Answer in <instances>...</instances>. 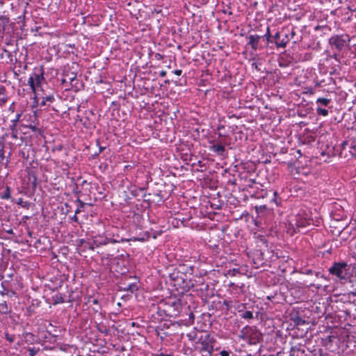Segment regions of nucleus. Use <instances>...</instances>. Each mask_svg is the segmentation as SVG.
I'll use <instances>...</instances> for the list:
<instances>
[{
  "mask_svg": "<svg viewBox=\"0 0 356 356\" xmlns=\"http://www.w3.org/2000/svg\"><path fill=\"white\" fill-rule=\"evenodd\" d=\"M213 343L214 339L209 334L201 332L193 346L195 350L207 353L209 356H211L213 350Z\"/></svg>",
  "mask_w": 356,
  "mask_h": 356,
  "instance_id": "nucleus-1",
  "label": "nucleus"
},
{
  "mask_svg": "<svg viewBox=\"0 0 356 356\" xmlns=\"http://www.w3.org/2000/svg\"><path fill=\"white\" fill-rule=\"evenodd\" d=\"M241 337L248 341L250 344L254 345L262 340L261 333L253 327L246 326L241 330Z\"/></svg>",
  "mask_w": 356,
  "mask_h": 356,
  "instance_id": "nucleus-2",
  "label": "nucleus"
},
{
  "mask_svg": "<svg viewBox=\"0 0 356 356\" xmlns=\"http://www.w3.org/2000/svg\"><path fill=\"white\" fill-rule=\"evenodd\" d=\"M350 41V38L348 34L334 35L329 39V44L332 49L340 52L348 45Z\"/></svg>",
  "mask_w": 356,
  "mask_h": 356,
  "instance_id": "nucleus-3",
  "label": "nucleus"
},
{
  "mask_svg": "<svg viewBox=\"0 0 356 356\" xmlns=\"http://www.w3.org/2000/svg\"><path fill=\"white\" fill-rule=\"evenodd\" d=\"M309 225L308 219L300 216H296L289 220L287 232L293 235L296 232H300L301 228H305Z\"/></svg>",
  "mask_w": 356,
  "mask_h": 356,
  "instance_id": "nucleus-4",
  "label": "nucleus"
},
{
  "mask_svg": "<svg viewBox=\"0 0 356 356\" xmlns=\"http://www.w3.org/2000/svg\"><path fill=\"white\" fill-rule=\"evenodd\" d=\"M44 79V70L42 67L38 72H35L30 76L28 79V84L33 92H35L36 88L41 86Z\"/></svg>",
  "mask_w": 356,
  "mask_h": 356,
  "instance_id": "nucleus-5",
  "label": "nucleus"
},
{
  "mask_svg": "<svg viewBox=\"0 0 356 356\" xmlns=\"http://www.w3.org/2000/svg\"><path fill=\"white\" fill-rule=\"evenodd\" d=\"M347 264L344 262L334 263L330 268L331 275L336 276L339 280H346Z\"/></svg>",
  "mask_w": 356,
  "mask_h": 356,
  "instance_id": "nucleus-6",
  "label": "nucleus"
},
{
  "mask_svg": "<svg viewBox=\"0 0 356 356\" xmlns=\"http://www.w3.org/2000/svg\"><path fill=\"white\" fill-rule=\"evenodd\" d=\"M331 102V99L325 97L317 98L316 100V112L317 115L324 117L328 115V110L327 108H331V106H330Z\"/></svg>",
  "mask_w": 356,
  "mask_h": 356,
  "instance_id": "nucleus-7",
  "label": "nucleus"
},
{
  "mask_svg": "<svg viewBox=\"0 0 356 356\" xmlns=\"http://www.w3.org/2000/svg\"><path fill=\"white\" fill-rule=\"evenodd\" d=\"M117 241L115 239L108 238L102 236H95L93 240L92 244L90 245V249L94 250L95 247H99V245H104L109 243H115Z\"/></svg>",
  "mask_w": 356,
  "mask_h": 356,
  "instance_id": "nucleus-8",
  "label": "nucleus"
},
{
  "mask_svg": "<svg viewBox=\"0 0 356 356\" xmlns=\"http://www.w3.org/2000/svg\"><path fill=\"white\" fill-rule=\"evenodd\" d=\"M212 145L209 149L219 156H223L225 155L226 149L221 143L216 142V140L210 141Z\"/></svg>",
  "mask_w": 356,
  "mask_h": 356,
  "instance_id": "nucleus-9",
  "label": "nucleus"
},
{
  "mask_svg": "<svg viewBox=\"0 0 356 356\" xmlns=\"http://www.w3.org/2000/svg\"><path fill=\"white\" fill-rule=\"evenodd\" d=\"M20 117H21V114H17L16 115L15 118L10 121V122H11V124L10 125V129L11 131L10 135H11L12 138H13V139L17 138L18 131L17 129V124L20 119Z\"/></svg>",
  "mask_w": 356,
  "mask_h": 356,
  "instance_id": "nucleus-10",
  "label": "nucleus"
},
{
  "mask_svg": "<svg viewBox=\"0 0 356 356\" xmlns=\"http://www.w3.org/2000/svg\"><path fill=\"white\" fill-rule=\"evenodd\" d=\"M63 83H70L71 86H76L78 83V79H76V74L74 72H70L65 74V78L62 79Z\"/></svg>",
  "mask_w": 356,
  "mask_h": 356,
  "instance_id": "nucleus-11",
  "label": "nucleus"
},
{
  "mask_svg": "<svg viewBox=\"0 0 356 356\" xmlns=\"http://www.w3.org/2000/svg\"><path fill=\"white\" fill-rule=\"evenodd\" d=\"M261 38V37L258 35H250L248 37L249 41L248 44L250 45L253 50L256 51L258 49V44Z\"/></svg>",
  "mask_w": 356,
  "mask_h": 356,
  "instance_id": "nucleus-12",
  "label": "nucleus"
},
{
  "mask_svg": "<svg viewBox=\"0 0 356 356\" xmlns=\"http://www.w3.org/2000/svg\"><path fill=\"white\" fill-rule=\"evenodd\" d=\"M119 288L120 291H130L131 293H134L138 290V286L135 283H121L120 285L119 286Z\"/></svg>",
  "mask_w": 356,
  "mask_h": 356,
  "instance_id": "nucleus-13",
  "label": "nucleus"
},
{
  "mask_svg": "<svg viewBox=\"0 0 356 356\" xmlns=\"http://www.w3.org/2000/svg\"><path fill=\"white\" fill-rule=\"evenodd\" d=\"M202 332H197L196 330H193L188 333L186 334V337H188V340L191 341L193 344L195 343V341L198 339V337H200V333Z\"/></svg>",
  "mask_w": 356,
  "mask_h": 356,
  "instance_id": "nucleus-14",
  "label": "nucleus"
},
{
  "mask_svg": "<svg viewBox=\"0 0 356 356\" xmlns=\"http://www.w3.org/2000/svg\"><path fill=\"white\" fill-rule=\"evenodd\" d=\"M51 299H52V304L54 305H57V304L63 303L65 302L64 297H63V294H61L60 293H56V294L52 296Z\"/></svg>",
  "mask_w": 356,
  "mask_h": 356,
  "instance_id": "nucleus-15",
  "label": "nucleus"
},
{
  "mask_svg": "<svg viewBox=\"0 0 356 356\" xmlns=\"http://www.w3.org/2000/svg\"><path fill=\"white\" fill-rule=\"evenodd\" d=\"M289 41V39L288 38V36L285 35L282 39H279V40L276 41L275 44L277 47L284 48L286 46Z\"/></svg>",
  "mask_w": 356,
  "mask_h": 356,
  "instance_id": "nucleus-16",
  "label": "nucleus"
},
{
  "mask_svg": "<svg viewBox=\"0 0 356 356\" xmlns=\"http://www.w3.org/2000/svg\"><path fill=\"white\" fill-rule=\"evenodd\" d=\"M238 312L241 313L240 314L241 317L244 319H252L253 318V313L251 311H245L243 312L242 309H238Z\"/></svg>",
  "mask_w": 356,
  "mask_h": 356,
  "instance_id": "nucleus-17",
  "label": "nucleus"
},
{
  "mask_svg": "<svg viewBox=\"0 0 356 356\" xmlns=\"http://www.w3.org/2000/svg\"><path fill=\"white\" fill-rule=\"evenodd\" d=\"M23 337L26 342L32 343L34 341V335L31 332L23 333Z\"/></svg>",
  "mask_w": 356,
  "mask_h": 356,
  "instance_id": "nucleus-18",
  "label": "nucleus"
},
{
  "mask_svg": "<svg viewBox=\"0 0 356 356\" xmlns=\"http://www.w3.org/2000/svg\"><path fill=\"white\" fill-rule=\"evenodd\" d=\"M4 337L10 343L14 342L15 336L14 334H10L8 332H4Z\"/></svg>",
  "mask_w": 356,
  "mask_h": 356,
  "instance_id": "nucleus-19",
  "label": "nucleus"
},
{
  "mask_svg": "<svg viewBox=\"0 0 356 356\" xmlns=\"http://www.w3.org/2000/svg\"><path fill=\"white\" fill-rule=\"evenodd\" d=\"M254 209L257 213H265L266 211L267 207L264 204L259 205V206H255Z\"/></svg>",
  "mask_w": 356,
  "mask_h": 356,
  "instance_id": "nucleus-20",
  "label": "nucleus"
},
{
  "mask_svg": "<svg viewBox=\"0 0 356 356\" xmlns=\"http://www.w3.org/2000/svg\"><path fill=\"white\" fill-rule=\"evenodd\" d=\"M10 197V188L7 186L3 195H1V198L8 200Z\"/></svg>",
  "mask_w": 356,
  "mask_h": 356,
  "instance_id": "nucleus-21",
  "label": "nucleus"
},
{
  "mask_svg": "<svg viewBox=\"0 0 356 356\" xmlns=\"http://www.w3.org/2000/svg\"><path fill=\"white\" fill-rule=\"evenodd\" d=\"M29 180L32 182L33 186L36 185L37 178L33 172H29Z\"/></svg>",
  "mask_w": 356,
  "mask_h": 356,
  "instance_id": "nucleus-22",
  "label": "nucleus"
},
{
  "mask_svg": "<svg viewBox=\"0 0 356 356\" xmlns=\"http://www.w3.org/2000/svg\"><path fill=\"white\" fill-rule=\"evenodd\" d=\"M29 356H35V355L38 353L39 348H29L28 349Z\"/></svg>",
  "mask_w": 356,
  "mask_h": 356,
  "instance_id": "nucleus-23",
  "label": "nucleus"
},
{
  "mask_svg": "<svg viewBox=\"0 0 356 356\" xmlns=\"http://www.w3.org/2000/svg\"><path fill=\"white\" fill-rule=\"evenodd\" d=\"M17 204L21 205L22 207L28 208L30 204L28 202H24L22 198H19L17 201Z\"/></svg>",
  "mask_w": 356,
  "mask_h": 356,
  "instance_id": "nucleus-24",
  "label": "nucleus"
},
{
  "mask_svg": "<svg viewBox=\"0 0 356 356\" xmlns=\"http://www.w3.org/2000/svg\"><path fill=\"white\" fill-rule=\"evenodd\" d=\"M42 99H44L46 102H48L50 103H52L55 100L54 96L53 95H46V96L43 97Z\"/></svg>",
  "mask_w": 356,
  "mask_h": 356,
  "instance_id": "nucleus-25",
  "label": "nucleus"
},
{
  "mask_svg": "<svg viewBox=\"0 0 356 356\" xmlns=\"http://www.w3.org/2000/svg\"><path fill=\"white\" fill-rule=\"evenodd\" d=\"M265 37L268 42H272L273 41L270 40L271 35L270 33V29L269 27L267 28V31L266 34L263 36Z\"/></svg>",
  "mask_w": 356,
  "mask_h": 356,
  "instance_id": "nucleus-26",
  "label": "nucleus"
},
{
  "mask_svg": "<svg viewBox=\"0 0 356 356\" xmlns=\"http://www.w3.org/2000/svg\"><path fill=\"white\" fill-rule=\"evenodd\" d=\"M0 307L1 308V309H3V314H7L8 312V306L6 302L0 304Z\"/></svg>",
  "mask_w": 356,
  "mask_h": 356,
  "instance_id": "nucleus-27",
  "label": "nucleus"
},
{
  "mask_svg": "<svg viewBox=\"0 0 356 356\" xmlns=\"http://www.w3.org/2000/svg\"><path fill=\"white\" fill-rule=\"evenodd\" d=\"M195 320V315L191 312L188 317V321L190 324H193Z\"/></svg>",
  "mask_w": 356,
  "mask_h": 356,
  "instance_id": "nucleus-28",
  "label": "nucleus"
},
{
  "mask_svg": "<svg viewBox=\"0 0 356 356\" xmlns=\"http://www.w3.org/2000/svg\"><path fill=\"white\" fill-rule=\"evenodd\" d=\"M252 67L255 69L258 72L261 71V68L259 67V65L255 62L252 63Z\"/></svg>",
  "mask_w": 356,
  "mask_h": 356,
  "instance_id": "nucleus-29",
  "label": "nucleus"
},
{
  "mask_svg": "<svg viewBox=\"0 0 356 356\" xmlns=\"http://www.w3.org/2000/svg\"><path fill=\"white\" fill-rule=\"evenodd\" d=\"M230 355V352L229 351H227V350H222L220 352V356H229Z\"/></svg>",
  "mask_w": 356,
  "mask_h": 356,
  "instance_id": "nucleus-30",
  "label": "nucleus"
},
{
  "mask_svg": "<svg viewBox=\"0 0 356 356\" xmlns=\"http://www.w3.org/2000/svg\"><path fill=\"white\" fill-rule=\"evenodd\" d=\"M5 158V156H4V149H3V147L1 146V149H0V159L1 160H3Z\"/></svg>",
  "mask_w": 356,
  "mask_h": 356,
  "instance_id": "nucleus-31",
  "label": "nucleus"
},
{
  "mask_svg": "<svg viewBox=\"0 0 356 356\" xmlns=\"http://www.w3.org/2000/svg\"><path fill=\"white\" fill-rule=\"evenodd\" d=\"M152 356H173V355L171 354H164L163 353H161L154 354V355H152Z\"/></svg>",
  "mask_w": 356,
  "mask_h": 356,
  "instance_id": "nucleus-32",
  "label": "nucleus"
},
{
  "mask_svg": "<svg viewBox=\"0 0 356 356\" xmlns=\"http://www.w3.org/2000/svg\"><path fill=\"white\" fill-rule=\"evenodd\" d=\"M77 202L79 203V208H83L84 207V203L80 200L79 199H77Z\"/></svg>",
  "mask_w": 356,
  "mask_h": 356,
  "instance_id": "nucleus-33",
  "label": "nucleus"
},
{
  "mask_svg": "<svg viewBox=\"0 0 356 356\" xmlns=\"http://www.w3.org/2000/svg\"><path fill=\"white\" fill-rule=\"evenodd\" d=\"M280 38V33L279 32H277L275 34V35L273 36V38L277 40V41L279 40Z\"/></svg>",
  "mask_w": 356,
  "mask_h": 356,
  "instance_id": "nucleus-34",
  "label": "nucleus"
},
{
  "mask_svg": "<svg viewBox=\"0 0 356 356\" xmlns=\"http://www.w3.org/2000/svg\"><path fill=\"white\" fill-rule=\"evenodd\" d=\"M174 73L176 74V75H178V76H180L182 73V70H175L174 71Z\"/></svg>",
  "mask_w": 356,
  "mask_h": 356,
  "instance_id": "nucleus-35",
  "label": "nucleus"
},
{
  "mask_svg": "<svg viewBox=\"0 0 356 356\" xmlns=\"http://www.w3.org/2000/svg\"><path fill=\"white\" fill-rule=\"evenodd\" d=\"M72 220L74 222H78L79 219H78L77 215H76V214H74V215L73 216V217L72 218Z\"/></svg>",
  "mask_w": 356,
  "mask_h": 356,
  "instance_id": "nucleus-36",
  "label": "nucleus"
},
{
  "mask_svg": "<svg viewBox=\"0 0 356 356\" xmlns=\"http://www.w3.org/2000/svg\"><path fill=\"white\" fill-rule=\"evenodd\" d=\"M159 75L161 77L165 76H166V71H165V70L161 71L160 73H159Z\"/></svg>",
  "mask_w": 356,
  "mask_h": 356,
  "instance_id": "nucleus-37",
  "label": "nucleus"
},
{
  "mask_svg": "<svg viewBox=\"0 0 356 356\" xmlns=\"http://www.w3.org/2000/svg\"><path fill=\"white\" fill-rule=\"evenodd\" d=\"M105 149H106L105 147H102V146L99 145V153L103 152Z\"/></svg>",
  "mask_w": 356,
  "mask_h": 356,
  "instance_id": "nucleus-38",
  "label": "nucleus"
},
{
  "mask_svg": "<svg viewBox=\"0 0 356 356\" xmlns=\"http://www.w3.org/2000/svg\"><path fill=\"white\" fill-rule=\"evenodd\" d=\"M29 128H30L31 130L34 131H35L37 130L36 127H35V126H34V125H33H33H30V126H29Z\"/></svg>",
  "mask_w": 356,
  "mask_h": 356,
  "instance_id": "nucleus-39",
  "label": "nucleus"
},
{
  "mask_svg": "<svg viewBox=\"0 0 356 356\" xmlns=\"http://www.w3.org/2000/svg\"><path fill=\"white\" fill-rule=\"evenodd\" d=\"M1 286H2V288L3 289V290H4V291H7V292H6V293H7L8 292V290L6 289V287H5V282H3L1 283Z\"/></svg>",
  "mask_w": 356,
  "mask_h": 356,
  "instance_id": "nucleus-40",
  "label": "nucleus"
},
{
  "mask_svg": "<svg viewBox=\"0 0 356 356\" xmlns=\"http://www.w3.org/2000/svg\"><path fill=\"white\" fill-rule=\"evenodd\" d=\"M46 102H47L44 99H42V101L40 102V106H45L46 105Z\"/></svg>",
  "mask_w": 356,
  "mask_h": 356,
  "instance_id": "nucleus-41",
  "label": "nucleus"
},
{
  "mask_svg": "<svg viewBox=\"0 0 356 356\" xmlns=\"http://www.w3.org/2000/svg\"><path fill=\"white\" fill-rule=\"evenodd\" d=\"M81 212V208L78 207L76 210H75V213L74 214H78Z\"/></svg>",
  "mask_w": 356,
  "mask_h": 356,
  "instance_id": "nucleus-42",
  "label": "nucleus"
},
{
  "mask_svg": "<svg viewBox=\"0 0 356 356\" xmlns=\"http://www.w3.org/2000/svg\"><path fill=\"white\" fill-rule=\"evenodd\" d=\"M92 302H93V304H97L98 303V300L97 299H94L92 300Z\"/></svg>",
  "mask_w": 356,
  "mask_h": 356,
  "instance_id": "nucleus-43",
  "label": "nucleus"
},
{
  "mask_svg": "<svg viewBox=\"0 0 356 356\" xmlns=\"http://www.w3.org/2000/svg\"><path fill=\"white\" fill-rule=\"evenodd\" d=\"M351 293L354 296H356V289L355 291H353L351 292Z\"/></svg>",
  "mask_w": 356,
  "mask_h": 356,
  "instance_id": "nucleus-44",
  "label": "nucleus"
},
{
  "mask_svg": "<svg viewBox=\"0 0 356 356\" xmlns=\"http://www.w3.org/2000/svg\"><path fill=\"white\" fill-rule=\"evenodd\" d=\"M99 154V152L95 153V154L93 155V157L95 158V157L97 156Z\"/></svg>",
  "mask_w": 356,
  "mask_h": 356,
  "instance_id": "nucleus-45",
  "label": "nucleus"
},
{
  "mask_svg": "<svg viewBox=\"0 0 356 356\" xmlns=\"http://www.w3.org/2000/svg\"><path fill=\"white\" fill-rule=\"evenodd\" d=\"M337 54L336 53H335V54H334L333 57H334L336 60L337 59Z\"/></svg>",
  "mask_w": 356,
  "mask_h": 356,
  "instance_id": "nucleus-46",
  "label": "nucleus"
},
{
  "mask_svg": "<svg viewBox=\"0 0 356 356\" xmlns=\"http://www.w3.org/2000/svg\"><path fill=\"white\" fill-rule=\"evenodd\" d=\"M129 168H131V166H130V165H126V166L124 167V168H125V169H129Z\"/></svg>",
  "mask_w": 356,
  "mask_h": 356,
  "instance_id": "nucleus-47",
  "label": "nucleus"
},
{
  "mask_svg": "<svg viewBox=\"0 0 356 356\" xmlns=\"http://www.w3.org/2000/svg\"><path fill=\"white\" fill-rule=\"evenodd\" d=\"M311 273H312V270H307V274L309 275V274H311Z\"/></svg>",
  "mask_w": 356,
  "mask_h": 356,
  "instance_id": "nucleus-48",
  "label": "nucleus"
},
{
  "mask_svg": "<svg viewBox=\"0 0 356 356\" xmlns=\"http://www.w3.org/2000/svg\"><path fill=\"white\" fill-rule=\"evenodd\" d=\"M241 307H242V308H243V309H245V305H244V304H242V305H241Z\"/></svg>",
  "mask_w": 356,
  "mask_h": 356,
  "instance_id": "nucleus-49",
  "label": "nucleus"
},
{
  "mask_svg": "<svg viewBox=\"0 0 356 356\" xmlns=\"http://www.w3.org/2000/svg\"><path fill=\"white\" fill-rule=\"evenodd\" d=\"M294 349H295V348H294V347H292V348H291V352H292V351H293V350H294Z\"/></svg>",
  "mask_w": 356,
  "mask_h": 356,
  "instance_id": "nucleus-50",
  "label": "nucleus"
},
{
  "mask_svg": "<svg viewBox=\"0 0 356 356\" xmlns=\"http://www.w3.org/2000/svg\"><path fill=\"white\" fill-rule=\"evenodd\" d=\"M12 232H13L12 230H10V231L8 232V233H12Z\"/></svg>",
  "mask_w": 356,
  "mask_h": 356,
  "instance_id": "nucleus-51",
  "label": "nucleus"
},
{
  "mask_svg": "<svg viewBox=\"0 0 356 356\" xmlns=\"http://www.w3.org/2000/svg\"><path fill=\"white\" fill-rule=\"evenodd\" d=\"M290 356H294V355H293V354H291V355H290Z\"/></svg>",
  "mask_w": 356,
  "mask_h": 356,
  "instance_id": "nucleus-52",
  "label": "nucleus"
},
{
  "mask_svg": "<svg viewBox=\"0 0 356 356\" xmlns=\"http://www.w3.org/2000/svg\"><path fill=\"white\" fill-rule=\"evenodd\" d=\"M355 157L356 158V155L355 156Z\"/></svg>",
  "mask_w": 356,
  "mask_h": 356,
  "instance_id": "nucleus-53",
  "label": "nucleus"
}]
</instances>
